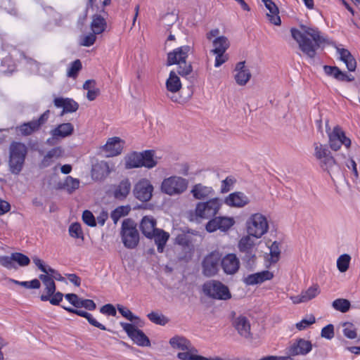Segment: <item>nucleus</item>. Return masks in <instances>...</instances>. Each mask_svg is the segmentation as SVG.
I'll return each mask as SVG.
<instances>
[{"mask_svg": "<svg viewBox=\"0 0 360 360\" xmlns=\"http://www.w3.org/2000/svg\"><path fill=\"white\" fill-rule=\"evenodd\" d=\"M219 230L226 231L233 226L235 221L232 217H217Z\"/></svg>", "mask_w": 360, "mask_h": 360, "instance_id": "nucleus-48", "label": "nucleus"}, {"mask_svg": "<svg viewBox=\"0 0 360 360\" xmlns=\"http://www.w3.org/2000/svg\"><path fill=\"white\" fill-rule=\"evenodd\" d=\"M350 302L348 300L339 298L335 300L332 303V307L337 311L345 313L350 308Z\"/></svg>", "mask_w": 360, "mask_h": 360, "instance_id": "nucleus-45", "label": "nucleus"}, {"mask_svg": "<svg viewBox=\"0 0 360 360\" xmlns=\"http://www.w3.org/2000/svg\"><path fill=\"white\" fill-rule=\"evenodd\" d=\"M269 248L270 255V262L276 263L279 260L281 255L280 243L276 241H274L271 244Z\"/></svg>", "mask_w": 360, "mask_h": 360, "instance_id": "nucleus-47", "label": "nucleus"}, {"mask_svg": "<svg viewBox=\"0 0 360 360\" xmlns=\"http://www.w3.org/2000/svg\"><path fill=\"white\" fill-rule=\"evenodd\" d=\"M105 20L103 17L98 15H94L91 27L94 34L102 33L105 30Z\"/></svg>", "mask_w": 360, "mask_h": 360, "instance_id": "nucleus-42", "label": "nucleus"}, {"mask_svg": "<svg viewBox=\"0 0 360 360\" xmlns=\"http://www.w3.org/2000/svg\"><path fill=\"white\" fill-rule=\"evenodd\" d=\"M315 323V317L313 315H309L307 318L302 319L300 322L296 323V328L299 330L306 329L310 325Z\"/></svg>", "mask_w": 360, "mask_h": 360, "instance_id": "nucleus-56", "label": "nucleus"}, {"mask_svg": "<svg viewBox=\"0 0 360 360\" xmlns=\"http://www.w3.org/2000/svg\"><path fill=\"white\" fill-rule=\"evenodd\" d=\"M23 63L25 68L33 74H39L41 75H46V72L44 71L46 69V65H39L37 61L31 59L24 58Z\"/></svg>", "mask_w": 360, "mask_h": 360, "instance_id": "nucleus-37", "label": "nucleus"}, {"mask_svg": "<svg viewBox=\"0 0 360 360\" xmlns=\"http://www.w3.org/2000/svg\"><path fill=\"white\" fill-rule=\"evenodd\" d=\"M221 206V200L219 198H213L204 202L196 205L195 217L199 219H207L214 217Z\"/></svg>", "mask_w": 360, "mask_h": 360, "instance_id": "nucleus-9", "label": "nucleus"}, {"mask_svg": "<svg viewBox=\"0 0 360 360\" xmlns=\"http://www.w3.org/2000/svg\"><path fill=\"white\" fill-rule=\"evenodd\" d=\"M53 103L56 108H63L61 115L74 112L77 111L79 108L78 103L73 99L69 98H56Z\"/></svg>", "mask_w": 360, "mask_h": 360, "instance_id": "nucleus-25", "label": "nucleus"}, {"mask_svg": "<svg viewBox=\"0 0 360 360\" xmlns=\"http://www.w3.org/2000/svg\"><path fill=\"white\" fill-rule=\"evenodd\" d=\"M215 55V60H214V67L219 68L222 64L226 63L229 60V56L226 53H213Z\"/></svg>", "mask_w": 360, "mask_h": 360, "instance_id": "nucleus-61", "label": "nucleus"}, {"mask_svg": "<svg viewBox=\"0 0 360 360\" xmlns=\"http://www.w3.org/2000/svg\"><path fill=\"white\" fill-rule=\"evenodd\" d=\"M27 147L20 142H13L9 146V171L15 175H18L22 171L25 158L27 154Z\"/></svg>", "mask_w": 360, "mask_h": 360, "instance_id": "nucleus-4", "label": "nucleus"}, {"mask_svg": "<svg viewBox=\"0 0 360 360\" xmlns=\"http://www.w3.org/2000/svg\"><path fill=\"white\" fill-rule=\"evenodd\" d=\"M142 167L148 169H152L158 165V160L160 158L156 155L153 150H146L141 153Z\"/></svg>", "mask_w": 360, "mask_h": 360, "instance_id": "nucleus-32", "label": "nucleus"}, {"mask_svg": "<svg viewBox=\"0 0 360 360\" xmlns=\"http://www.w3.org/2000/svg\"><path fill=\"white\" fill-rule=\"evenodd\" d=\"M336 51L340 60L346 65L347 70L354 72L356 68V63L349 51L346 49L336 47Z\"/></svg>", "mask_w": 360, "mask_h": 360, "instance_id": "nucleus-28", "label": "nucleus"}, {"mask_svg": "<svg viewBox=\"0 0 360 360\" xmlns=\"http://www.w3.org/2000/svg\"><path fill=\"white\" fill-rule=\"evenodd\" d=\"M236 179L233 177L228 176L221 181V192L223 193L229 192L233 186Z\"/></svg>", "mask_w": 360, "mask_h": 360, "instance_id": "nucleus-57", "label": "nucleus"}, {"mask_svg": "<svg viewBox=\"0 0 360 360\" xmlns=\"http://www.w3.org/2000/svg\"><path fill=\"white\" fill-rule=\"evenodd\" d=\"M224 202L230 207H243L249 204L250 199L242 192H234L225 198Z\"/></svg>", "mask_w": 360, "mask_h": 360, "instance_id": "nucleus-23", "label": "nucleus"}, {"mask_svg": "<svg viewBox=\"0 0 360 360\" xmlns=\"http://www.w3.org/2000/svg\"><path fill=\"white\" fill-rule=\"evenodd\" d=\"M74 127L70 123H63L57 126L55 129L51 131V134L53 137L65 138L71 135L73 132Z\"/></svg>", "mask_w": 360, "mask_h": 360, "instance_id": "nucleus-35", "label": "nucleus"}, {"mask_svg": "<svg viewBox=\"0 0 360 360\" xmlns=\"http://www.w3.org/2000/svg\"><path fill=\"white\" fill-rule=\"evenodd\" d=\"M221 266L226 274H234L240 266V262L235 254H228L221 259Z\"/></svg>", "mask_w": 360, "mask_h": 360, "instance_id": "nucleus-24", "label": "nucleus"}, {"mask_svg": "<svg viewBox=\"0 0 360 360\" xmlns=\"http://www.w3.org/2000/svg\"><path fill=\"white\" fill-rule=\"evenodd\" d=\"M167 96L174 103H180L181 97L176 94L181 89V82L174 71H171L166 81Z\"/></svg>", "mask_w": 360, "mask_h": 360, "instance_id": "nucleus-11", "label": "nucleus"}, {"mask_svg": "<svg viewBox=\"0 0 360 360\" xmlns=\"http://www.w3.org/2000/svg\"><path fill=\"white\" fill-rule=\"evenodd\" d=\"M39 278L41 281L44 287L40 299L41 301L46 302L49 299L48 297L56 292V284L54 281H53V278H51L48 275L40 274Z\"/></svg>", "mask_w": 360, "mask_h": 360, "instance_id": "nucleus-26", "label": "nucleus"}, {"mask_svg": "<svg viewBox=\"0 0 360 360\" xmlns=\"http://www.w3.org/2000/svg\"><path fill=\"white\" fill-rule=\"evenodd\" d=\"M220 255L218 252H212L206 256L202 262V271L206 276H212L218 271Z\"/></svg>", "mask_w": 360, "mask_h": 360, "instance_id": "nucleus-16", "label": "nucleus"}, {"mask_svg": "<svg viewBox=\"0 0 360 360\" xmlns=\"http://www.w3.org/2000/svg\"><path fill=\"white\" fill-rule=\"evenodd\" d=\"M191 193L195 199L203 200L212 197L214 191L211 186L197 184L193 186Z\"/></svg>", "mask_w": 360, "mask_h": 360, "instance_id": "nucleus-27", "label": "nucleus"}, {"mask_svg": "<svg viewBox=\"0 0 360 360\" xmlns=\"http://www.w3.org/2000/svg\"><path fill=\"white\" fill-rule=\"evenodd\" d=\"M274 278V274L268 270L249 274L243 278V282L248 285L260 284Z\"/></svg>", "mask_w": 360, "mask_h": 360, "instance_id": "nucleus-22", "label": "nucleus"}, {"mask_svg": "<svg viewBox=\"0 0 360 360\" xmlns=\"http://www.w3.org/2000/svg\"><path fill=\"white\" fill-rule=\"evenodd\" d=\"M117 308L118 311L127 320L132 321L137 319V317L127 307L117 304Z\"/></svg>", "mask_w": 360, "mask_h": 360, "instance_id": "nucleus-59", "label": "nucleus"}, {"mask_svg": "<svg viewBox=\"0 0 360 360\" xmlns=\"http://www.w3.org/2000/svg\"><path fill=\"white\" fill-rule=\"evenodd\" d=\"M256 239L254 236L247 234L242 237L238 243V248L240 251L247 253H250L252 248L255 247Z\"/></svg>", "mask_w": 360, "mask_h": 360, "instance_id": "nucleus-38", "label": "nucleus"}, {"mask_svg": "<svg viewBox=\"0 0 360 360\" xmlns=\"http://www.w3.org/2000/svg\"><path fill=\"white\" fill-rule=\"evenodd\" d=\"M122 240L124 245L129 249L136 248L139 242V233L136 225L131 219H125L122 224Z\"/></svg>", "mask_w": 360, "mask_h": 360, "instance_id": "nucleus-8", "label": "nucleus"}, {"mask_svg": "<svg viewBox=\"0 0 360 360\" xmlns=\"http://www.w3.org/2000/svg\"><path fill=\"white\" fill-rule=\"evenodd\" d=\"M321 337L327 340H331L334 337V326L332 324H328L323 327L321 333Z\"/></svg>", "mask_w": 360, "mask_h": 360, "instance_id": "nucleus-60", "label": "nucleus"}, {"mask_svg": "<svg viewBox=\"0 0 360 360\" xmlns=\"http://www.w3.org/2000/svg\"><path fill=\"white\" fill-rule=\"evenodd\" d=\"M80 181L79 179L74 178L71 176L65 177L61 188L68 193L72 194L79 188Z\"/></svg>", "mask_w": 360, "mask_h": 360, "instance_id": "nucleus-40", "label": "nucleus"}, {"mask_svg": "<svg viewBox=\"0 0 360 360\" xmlns=\"http://www.w3.org/2000/svg\"><path fill=\"white\" fill-rule=\"evenodd\" d=\"M49 110H46L37 120H32L30 122H25L17 127V129L23 136H29L39 130L44 124L49 117Z\"/></svg>", "mask_w": 360, "mask_h": 360, "instance_id": "nucleus-13", "label": "nucleus"}, {"mask_svg": "<svg viewBox=\"0 0 360 360\" xmlns=\"http://www.w3.org/2000/svg\"><path fill=\"white\" fill-rule=\"evenodd\" d=\"M323 71L327 76L333 77L338 82H349L354 80V77L352 75L342 72L337 66L324 65Z\"/></svg>", "mask_w": 360, "mask_h": 360, "instance_id": "nucleus-21", "label": "nucleus"}, {"mask_svg": "<svg viewBox=\"0 0 360 360\" xmlns=\"http://www.w3.org/2000/svg\"><path fill=\"white\" fill-rule=\"evenodd\" d=\"M124 141L120 138L115 136L108 139L106 143L102 146V150L107 157H114L120 155L123 149Z\"/></svg>", "mask_w": 360, "mask_h": 360, "instance_id": "nucleus-18", "label": "nucleus"}, {"mask_svg": "<svg viewBox=\"0 0 360 360\" xmlns=\"http://www.w3.org/2000/svg\"><path fill=\"white\" fill-rule=\"evenodd\" d=\"M113 170V165L110 166L105 161H101L95 164L91 170V176L95 180L105 179Z\"/></svg>", "mask_w": 360, "mask_h": 360, "instance_id": "nucleus-20", "label": "nucleus"}, {"mask_svg": "<svg viewBox=\"0 0 360 360\" xmlns=\"http://www.w3.org/2000/svg\"><path fill=\"white\" fill-rule=\"evenodd\" d=\"M320 293L318 285H314L309 287L307 290L302 292V298L304 302H308L316 297Z\"/></svg>", "mask_w": 360, "mask_h": 360, "instance_id": "nucleus-49", "label": "nucleus"}, {"mask_svg": "<svg viewBox=\"0 0 360 360\" xmlns=\"http://www.w3.org/2000/svg\"><path fill=\"white\" fill-rule=\"evenodd\" d=\"M155 226L156 221L153 217L145 216L141 221L140 229L142 233L148 238L154 235V232L158 229Z\"/></svg>", "mask_w": 360, "mask_h": 360, "instance_id": "nucleus-30", "label": "nucleus"}, {"mask_svg": "<svg viewBox=\"0 0 360 360\" xmlns=\"http://www.w3.org/2000/svg\"><path fill=\"white\" fill-rule=\"evenodd\" d=\"M65 299L74 307L79 308V302L81 298H79L76 294L69 293L65 295Z\"/></svg>", "mask_w": 360, "mask_h": 360, "instance_id": "nucleus-64", "label": "nucleus"}, {"mask_svg": "<svg viewBox=\"0 0 360 360\" xmlns=\"http://www.w3.org/2000/svg\"><path fill=\"white\" fill-rule=\"evenodd\" d=\"M147 316L152 323L160 326H165L169 321V319L165 316L156 311L149 313Z\"/></svg>", "mask_w": 360, "mask_h": 360, "instance_id": "nucleus-46", "label": "nucleus"}, {"mask_svg": "<svg viewBox=\"0 0 360 360\" xmlns=\"http://www.w3.org/2000/svg\"><path fill=\"white\" fill-rule=\"evenodd\" d=\"M202 291L206 296L214 300H227L231 297L229 288L216 280L205 282L202 285Z\"/></svg>", "mask_w": 360, "mask_h": 360, "instance_id": "nucleus-7", "label": "nucleus"}, {"mask_svg": "<svg viewBox=\"0 0 360 360\" xmlns=\"http://www.w3.org/2000/svg\"><path fill=\"white\" fill-rule=\"evenodd\" d=\"M153 186L147 179L139 180L134 188V196L142 202H147L150 200L153 195Z\"/></svg>", "mask_w": 360, "mask_h": 360, "instance_id": "nucleus-15", "label": "nucleus"}, {"mask_svg": "<svg viewBox=\"0 0 360 360\" xmlns=\"http://www.w3.org/2000/svg\"><path fill=\"white\" fill-rule=\"evenodd\" d=\"M288 354L292 357L295 356H306L312 350L311 341L297 338L293 340L286 348Z\"/></svg>", "mask_w": 360, "mask_h": 360, "instance_id": "nucleus-12", "label": "nucleus"}, {"mask_svg": "<svg viewBox=\"0 0 360 360\" xmlns=\"http://www.w3.org/2000/svg\"><path fill=\"white\" fill-rule=\"evenodd\" d=\"M128 214V208L124 206H120L116 208L111 213V219L116 224L118 220Z\"/></svg>", "mask_w": 360, "mask_h": 360, "instance_id": "nucleus-51", "label": "nucleus"}, {"mask_svg": "<svg viewBox=\"0 0 360 360\" xmlns=\"http://www.w3.org/2000/svg\"><path fill=\"white\" fill-rule=\"evenodd\" d=\"M63 294L60 292H55L53 295L48 297L47 301H49L53 305H58L62 301Z\"/></svg>", "mask_w": 360, "mask_h": 360, "instance_id": "nucleus-63", "label": "nucleus"}, {"mask_svg": "<svg viewBox=\"0 0 360 360\" xmlns=\"http://www.w3.org/2000/svg\"><path fill=\"white\" fill-rule=\"evenodd\" d=\"M188 186V181L181 176H171L163 179L160 190L162 193L170 195H179L184 193Z\"/></svg>", "mask_w": 360, "mask_h": 360, "instance_id": "nucleus-6", "label": "nucleus"}, {"mask_svg": "<svg viewBox=\"0 0 360 360\" xmlns=\"http://www.w3.org/2000/svg\"><path fill=\"white\" fill-rule=\"evenodd\" d=\"M120 325L134 343L141 347L150 346V340L142 330L131 323L122 322Z\"/></svg>", "mask_w": 360, "mask_h": 360, "instance_id": "nucleus-14", "label": "nucleus"}, {"mask_svg": "<svg viewBox=\"0 0 360 360\" xmlns=\"http://www.w3.org/2000/svg\"><path fill=\"white\" fill-rule=\"evenodd\" d=\"M232 324L240 336L247 339L252 338L250 323L247 317L239 315L233 319Z\"/></svg>", "mask_w": 360, "mask_h": 360, "instance_id": "nucleus-19", "label": "nucleus"}, {"mask_svg": "<svg viewBox=\"0 0 360 360\" xmlns=\"http://www.w3.org/2000/svg\"><path fill=\"white\" fill-rule=\"evenodd\" d=\"M131 191V183L128 179H123L115 186L113 195L117 200H124Z\"/></svg>", "mask_w": 360, "mask_h": 360, "instance_id": "nucleus-33", "label": "nucleus"}, {"mask_svg": "<svg viewBox=\"0 0 360 360\" xmlns=\"http://www.w3.org/2000/svg\"><path fill=\"white\" fill-rule=\"evenodd\" d=\"M149 238L154 240L158 252L161 253L164 251L165 246L169 238V234L162 229H158L154 232V235Z\"/></svg>", "mask_w": 360, "mask_h": 360, "instance_id": "nucleus-31", "label": "nucleus"}, {"mask_svg": "<svg viewBox=\"0 0 360 360\" xmlns=\"http://www.w3.org/2000/svg\"><path fill=\"white\" fill-rule=\"evenodd\" d=\"M82 220L88 226L94 227L96 225V219L89 210H85L82 213Z\"/></svg>", "mask_w": 360, "mask_h": 360, "instance_id": "nucleus-58", "label": "nucleus"}, {"mask_svg": "<svg viewBox=\"0 0 360 360\" xmlns=\"http://www.w3.org/2000/svg\"><path fill=\"white\" fill-rule=\"evenodd\" d=\"M44 274L49 276L51 278H53V281L56 280L65 282L64 277H63L58 271L51 268V266H48V269Z\"/></svg>", "mask_w": 360, "mask_h": 360, "instance_id": "nucleus-62", "label": "nucleus"}, {"mask_svg": "<svg viewBox=\"0 0 360 360\" xmlns=\"http://www.w3.org/2000/svg\"><path fill=\"white\" fill-rule=\"evenodd\" d=\"M212 49L211 50V53H226V50L230 46V41L228 38L225 36H221L219 37H217L212 41Z\"/></svg>", "mask_w": 360, "mask_h": 360, "instance_id": "nucleus-36", "label": "nucleus"}, {"mask_svg": "<svg viewBox=\"0 0 360 360\" xmlns=\"http://www.w3.org/2000/svg\"><path fill=\"white\" fill-rule=\"evenodd\" d=\"M314 147V157L318 160L320 167L328 172L332 180L334 181L335 179L341 177L340 167L327 148L319 143H315Z\"/></svg>", "mask_w": 360, "mask_h": 360, "instance_id": "nucleus-2", "label": "nucleus"}, {"mask_svg": "<svg viewBox=\"0 0 360 360\" xmlns=\"http://www.w3.org/2000/svg\"><path fill=\"white\" fill-rule=\"evenodd\" d=\"M269 11L266 16L269 20L275 25H280L281 20L278 15V8L271 0H262Z\"/></svg>", "mask_w": 360, "mask_h": 360, "instance_id": "nucleus-29", "label": "nucleus"}, {"mask_svg": "<svg viewBox=\"0 0 360 360\" xmlns=\"http://www.w3.org/2000/svg\"><path fill=\"white\" fill-rule=\"evenodd\" d=\"M247 233L254 236L256 239L261 238L269 229V221L267 217L261 213L251 214L245 221Z\"/></svg>", "mask_w": 360, "mask_h": 360, "instance_id": "nucleus-5", "label": "nucleus"}, {"mask_svg": "<svg viewBox=\"0 0 360 360\" xmlns=\"http://www.w3.org/2000/svg\"><path fill=\"white\" fill-rule=\"evenodd\" d=\"M342 328V333L345 337L349 339H354L356 338V329L352 323H344Z\"/></svg>", "mask_w": 360, "mask_h": 360, "instance_id": "nucleus-50", "label": "nucleus"}, {"mask_svg": "<svg viewBox=\"0 0 360 360\" xmlns=\"http://www.w3.org/2000/svg\"><path fill=\"white\" fill-rule=\"evenodd\" d=\"M252 74L245 61H240L236 64L234 68V79L239 86H245L250 80Z\"/></svg>", "mask_w": 360, "mask_h": 360, "instance_id": "nucleus-17", "label": "nucleus"}, {"mask_svg": "<svg viewBox=\"0 0 360 360\" xmlns=\"http://www.w3.org/2000/svg\"><path fill=\"white\" fill-rule=\"evenodd\" d=\"M0 264L8 269H15L13 253L11 256H0Z\"/></svg>", "mask_w": 360, "mask_h": 360, "instance_id": "nucleus-54", "label": "nucleus"}, {"mask_svg": "<svg viewBox=\"0 0 360 360\" xmlns=\"http://www.w3.org/2000/svg\"><path fill=\"white\" fill-rule=\"evenodd\" d=\"M70 236L75 238H82L83 232L79 223H73L69 227Z\"/></svg>", "mask_w": 360, "mask_h": 360, "instance_id": "nucleus-55", "label": "nucleus"}, {"mask_svg": "<svg viewBox=\"0 0 360 360\" xmlns=\"http://www.w3.org/2000/svg\"><path fill=\"white\" fill-rule=\"evenodd\" d=\"M14 263H17L20 266H26L30 262V258L20 252H14L13 253Z\"/></svg>", "mask_w": 360, "mask_h": 360, "instance_id": "nucleus-53", "label": "nucleus"}, {"mask_svg": "<svg viewBox=\"0 0 360 360\" xmlns=\"http://www.w3.org/2000/svg\"><path fill=\"white\" fill-rule=\"evenodd\" d=\"M82 69V63L79 60H76L72 62L70 65V67L68 68L67 72V75L69 77L75 78L79 72V71Z\"/></svg>", "mask_w": 360, "mask_h": 360, "instance_id": "nucleus-52", "label": "nucleus"}, {"mask_svg": "<svg viewBox=\"0 0 360 360\" xmlns=\"http://www.w3.org/2000/svg\"><path fill=\"white\" fill-rule=\"evenodd\" d=\"M290 32L300 50L310 58L315 57L316 50L326 41V39L316 27L301 25L300 30L292 28Z\"/></svg>", "mask_w": 360, "mask_h": 360, "instance_id": "nucleus-1", "label": "nucleus"}, {"mask_svg": "<svg viewBox=\"0 0 360 360\" xmlns=\"http://www.w3.org/2000/svg\"><path fill=\"white\" fill-rule=\"evenodd\" d=\"M329 145L332 150H338L342 145H344L347 148L351 146V140L347 138L342 129L336 126L333 128V131L328 133Z\"/></svg>", "mask_w": 360, "mask_h": 360, "instance_id": "nucleus-10", "label": "nucleus"}, {"mask_svg": "<svg viewBox=\"0 0 360 360\" xmlns=\"http://www.w3.org/2000/svg\"><path fill=\"white\" fill-rule=\"evenodd\" d=\"M351 256L348 254H343L338 257L337 259V268L341 273L346 272L351 262Z\"/></svg>", "mask_w": 360, "mask_h": 360, "instance_id": "nucleus-44", "label": "nucleus"}, {"mask_svg": "<svg viewBox=\"0 0 360 360\" xmlns=\"http://www.w3.org/2000/svg\"><path fill=\"white\" fill-rule=\"evenodd\" d=\"M141 153L133 152L125 158V167L127 169L139 168L142 167Z\"/></svg>", "mask_w": 360, "mask_h": 360, "instance_id": "nucleus-39", "label": "nucleus"}, {"mask_svg": "<svg viewBox=\"0 0 360 360\" xmlns=\"http://www.w3.org/2000/svg\"><path fill=\"white\" fill-rule=\"evenodd\" d=\"M191 51L189 46H182L167 53V65H177V72L181 76H187L192 72V66L186 63Z\"/></svg>", "mask_w": 360, "mask_h": 360, "instance_id": "nucleus-3", "label": "nucleus"}, {"mask_svg": "<svg viewBox=\"0 0 360 360\" xmlns=\"http://www.w3.org/2000/svg\"><path fill=\"white\" fill-rule=\"evenodd\" d=\"M197 349L193 345L191 349H186L177 354V358L181 360H207V357L198 355Z\"/></svg>", "mask_w": 360, "mask_h": 360, "instance_id": "nucleus-41", "label": "nucleus"}, {"mask_svg": "<svg viewBox=\"0 0 360 360\" xmlns=\"http://www.w3.org/2000/svg\"><path fill=\"white\" fill-rule=\"evenodd\" d=\"M75 314L78 315V316H82V317H84V318L86 319L88 322L91 325H92V326H95L96 328H98L99 329L103 330H107L105 326L104 325L101 324V323L98 322L93 317V316L91 314H89V313H88V312H86L85 311L80 310V309H76V310L75 311Z\"/></svg>", "mask_w": 360, "mask_h": 360, "instance_id": "nucleus-43", "label": "nucleus"}, {"mask_svg": "<svg viewBox=\"0 0 360 360\" xmlns=\"http://www.w3.org/2000/svg\"><path fill=\"white\" fill-rule=\"evenodd\" d=\"M169 343L174 349L181 351L191 349V342L184 336L175 335L170 338Z\"/></svg>", "mask_w": 360, "mask_h": 360, "instance_id": "nucleus-34", "label": "nucleus"}]
</instances>
